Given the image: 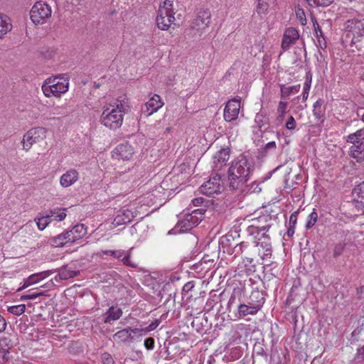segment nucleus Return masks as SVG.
Segmentation results:
<instances>
[{"label":"nucleus","mask_w":364,"mask_h":364,"mask_svg":"<svg viewBox=\"0 0 364 364\" xmlns=\"http://www.w3.org/2000/svg\"><path fill=\"white\" fill-rule=\"evenodd\" d=\"M69 88V79L65 75L53 76L46 79L43 85L42 91L46 97L55 96L60 97Z\"/></svg>","instance_id":"nucleus-1"},{"label":"nucleus","mask_w":364,"mask_h":364,"mask_svg":"<svg viewBox=\"0 0 364 364\" xmlns=\"http://www.w3.org/2000/svg\"><path fill=\"white\" fill-rule=\"evenodd\" d=\"M252 171L253 168L247 159L240 156L232 162L228 168V178L231 181L238 180L240 182H247L250 179Z\"/></svg>","instance_id":"nucleus-2"},{"label":"nucleus","mask_w":364,"mask_h":364,"mask_svg":"<svg viewBox=\"0 0 364 364\" xmlns=\"http://www.w3.org/2000/svg\"><path fill=\"white\" fill-rule=\"evenodd\" d=\"M346 30L348 32H351L353 35L350 45L351 46H355L356 49L359 51L364 50V42H363L362 38L364 37V18H351L346 21Z\"/></svg>","instance_id":"nucleus-3"},{"label":"nucleus","mask_w":364,"mask_h":364,"mask_svg":"<svg viewBox=\"0 0 364 364\" xmlns=\"http://www.w3.org/2000/svg\"><path fill=\"white\" fill-rule=\"evenodd\" d=\"M230 149H221L217 151L213 157V166L211 175L207 182H210L211 180L217 181L221 180L224 176V173H221L222 168L225 166L226 162L230 158Z\"/></svg>","instance_id":"nucleus-4"},{"label":"nucleus","mask_w":364,"mask_h":364,"mask_svg":"<svg viewBox=\"0 0 364 364\" xmlns=\"http://www.w3.org/2000/svg\"><path fill=\"white\" fill-rule=\"evenodd\" d=\"M122 122V114L119 113V110L114 109L113 105H109V107L104 109L100 117V122L109 129L119 128Z\"/></svg>","instance_id":"nucleus-5"},{"label":"nucleus","mask_w":364,"mask_h":364,"mask_svg":"<svg viewBox=\"0 0 364 364\" xmlns=\"http://www.w3.org/2000/svg\"><path fill=\"white\" fill-rule=\"evenodd\" d=\"M51 8L43 1L36 2L30 12L31 20L35 24H43L51 16Z\"/></svg>","instance_id":"nucleus-6"},{"label":"nucleus","mask_w":364,"mask_h":364,"mask_svg":"<svg viewBox=\"0 0 364 364\" xmlns=\"http://www.w3.org/2000/svg\"><path fill=\"white\" fill-rule=\"evenodd\" d=\"M211 17L210 11L208 9L200 8L197 10L196 18L191 22L190 28L187 31H193V36L206 28L210 23Z\"/></svg>","instance_id":"nucleus-7"},{"label":"nucleus","mask_w":364,"mask_h":364,"mask_svg":"<svg viewBox=\"0 0 364 364\" xmlns=\"http://www.w3.org/2000/svg\"><path fill=\"white\" fill-rule=\"evenodd\" d=\"M46 130L43 127H34L28 130L23 137V148L28 151L33 144L38 142L46 137Z\"/></svg>","instance_id":"nucleus-8"},{"label":"nucleus","mask_w":364,"mask_h":364,"mask_svg":"<svg viewBox=\"0 0 364 364\" xmlns=\"http://www.w3.org/2000/svg\"><path fill=\"white\" fill-rule=\"evenodd\" d=\"M255 242L257 247L259 256L262 259H269L272 256L271 239L269 235L263 232L260 236H255Z\"/></svg>","instance_id":"nucleus-9"},{"label":"nucleus","mask_w":364,"mask_h":364,"mask_svg":"<svg viewBox=\"0 0 364 364\" xmlns=\"http://www.w3.org/2000/svg\"><path fill=\"white\" fill-rule=\"evenodd\" d=\"M180 191L181 190L176 186V183H161L157 186L153 191V195L163 200H168Z\"/></svg>","instance_id":"nucleus-10"},{"label":"nucleus","mask_w":364,"mask_h":364,"mask_svg":"<svg viewBox=\"0 0 364 364\" xmlns=\"http://www.w3.org/2000/svg\"><path fill=\"white\" fill-rule=\"evenodd\" d=\"M118 213H119L114 218V222L117 225L126 224L132 221V220L137 215L135 203L124 206L123 209Z\"/></svg>","instance_id":"nucleus-11"},{"label":"nucleus","mask_w":364,"mask_h":364,"mask_svg":"<svg viewBox=\"0 0 364 364\" xmlns=\"http://www.w3.org/2000/svg\"><path fill=\"white\" fill-rule=\"evenodd\" d=\"M240 108V100L232 99L229 100L224 109V119L227 122H232L236 119L239 114Z\"/></svg>","instance_id":"nucleus-12"},{"label":"nucleus","mask_w":364,"mask_h":364,"mask_svg":"<svg viewBox=\"0 0 364 364\" xmlns=\"http://www.w3.org/2000/svg\"><path fill=\"white\" fill-rule=\"evenodd\" d=\"M164 103L161 100V97L158 95H154L149 100L141 107V114L146 117H149L156 112L163 106Z\"/></svg>","instance_id":"nucleus-13"},{"label":"nucleus","mask_w":364,"mask_h":364,"mask_svg":"<svg viewBox=\"0 0 364 364\" xmlns=\"http://www.w3.org/2000/svg\"><path fill=\"white\" fill-rule=\"evenodd\" d=\"M267 216H262L258 218H254L252 220V224L248 227V231L251 234L257 233V237L260 236L262 233L269 230L270 225L267 224Z\"/></svg>","instance_id":"nucleus-14"},{"label":"nucleus","mask_w":364,"mask_h":364,"mask_svg":"<svg viewBox=\"0 0 364 364\" xmlns=\"http://www.w3.org/2000/svg\"><path fill=\"white\" fill-rule=\"evenodd\" d=\"M139 331H141L139 328H133L129 326L116 332L113 335V338L115 341L119 343H131L134 340L132 334L139 335Z\"/></svg>","instance_id":"nucleus-15"},{"label":"nucleus","mask_w":364,"mask_h":364,"mask_svg":"<svg viewBox=\"0 0 364 364\" xmlns=\"http://www.w3.org/2000/svg\"><path fill=\"white\" fill-rule=\"evenodd\" d=\"M134 153L133 147L129 143L119 144L113 151V157L117 159L129 160Z\"/></svg>","instance_id":"nucleus-16"},{"label":"nucleus","mask_w":364,"mask_h":364,"mask_svg":"<svg viewBox=\"0 0 364 364\" xmlns=\"http://www.w3.org/2000/svg\"><path fill=\"white\" fill-rule=\"evenodd\" d=\"M53 273V271L47 270L30 275L28 277L23 280V284L17 289V291H21V290L30 287L31 285L35 284L43 280L44 279L51 275Z\"/></svg>","instance_id":"nucleus-17"},{"label":"nucleus","mask_w":364,"mask_h":364,"mask_svg":"<svg viewBox=\"0 0 364 364\" xmlns=\"http://www.w3.org/2000/svg\"><path fill=\"white\" fill-rule=\"evenodd\" d=\"M299 38V31L296 28L292 27L287 28L283 35L282 48L284 50H289L290 46L294 44Z\"/></svg>","instance_id":"nucleus-18"},{"label":"nucleus","mask_w":364,"mask_h":364,"mask_svg":"<svg viewBox=\"0 0 364 364\" xmlns=\"http://www.w3.org/2000/svg\"><path fill=\"white\" fill-rule=\"evenodd\" d=\"M352 195L358 211L364 214V183H358L353 188Z\"/></svg>","instance_id":"nucleus-19"},{"label":"nucleus","mask_w":364,"mask_h":364,"mask_svg":"<svg viewBox=\"0 0 364 364\" xmlns=\"http://www.w3.org/2000/svg\"><path fill=\"white\" fill-rule=\"evenodd\" d=\"M261 309V302L257 304H253L248 302L247 304H240L237 308L238 318H242L247 315H255Z\"/></svg>","instance_id":"nucleus-20"},{"label":"nucleus","mask_w":364,"mask_h":364,"mask_svg":"<svg viewBox=\"0 0 364 364\" xmlns=\"http://www.w3.org/2000/svg\"><path fill=\"white\" fill-rule=\"evenodd\" d=\"M223 189L220 183H203L199 188V192L208 196H214Z\"/></svg>","instance_id":"nucleus-21"},{"label":"nucleus","mask_w":364,"mask_h":364,"mask_svg":"<svg viewBox=\"0 0 364 364\" xmlns=\"http://www.w3.org/2000/svg\"><path fill=\"white\" fill-rule=\"evenodd\" d=\"M350 156L355 159L356 161L361 162L364 161V141L360 144L353 143L349 148Z\"/></svg>","instance_id":"nucleus-22"},{"label":"nucleus","mask_w":364,"mask_h":364,"mask_svg":"<svg viewBox=\"0 0 364 364\" xmlns=\"http://www.w3.org/2000/svg\"><path fill=\"white\" fill-rule=\"evenodd\" d=\"M175 20L174 16L172 14H162L158 13L156 18L157 26L161 30H168L171 23Z\"/></svg>","instance_id":"nucleus-23"},{"label":"nucleus","mask_w":364,"mask_h":364,"mask_svg":"<svg viewBox=\"0 0 364 364\" xmlns=\"http://www.w3.org/2000/svg\"><path fill=\"white\" fill-rule=\"evenodd\" d=\"M67 208H55L46 213L48 219L52 222H61L66 218Z\"/></svg>","instance_id":"nucleus-24"},{"label":"nucleus","mask_w":364,"mask_h":364,"mask_svg":"<svg viewBox=\"0 0 364 364\" xmlns=\"http://www.w3.org/2000/svg\"><path fill=\"white\" fill-rule=\"evenodd\" d=\"M324 100L318 99L313 105V114L318 121L323 122L324 119L325 108L323 107Z\"/></svg>","instance_id":"nucleus-25"},{"label":"nucleus","mask_w":364,"mask_h":364,"mask_svg":"<svg viewBox=\"0 0 364 364\" xmlns=\"http://www.w3.org/2000/svg\"><path fill=\"white\" fill-rule=\"evenodd\" d=\"M122 315V310L120 308L111 306L105 313V323H110L118 320Z\"/></svg>","instance_id":"nucleus-26"},{"label":"nucleus","mask_w":364,"mask_h":364,"mask_svg":"<svg viewBox=\"0 0 364 364\" xmlns=\"http://www.w3.org/2000/svg\"><path fill=\"white\" fill-rule=\"evenodd\" d=\"M78 274V272L72 270L67 267H62L59 269L58 275L54 278L55 281L58 282L59 280H66L70 278H73Z\"/></svg>","instance_id":"nucleus-27"},{"label":"nucleus","mask_w":364,"mask_h":364,"mask_svg":"<svg viewBox=\"0 0 364 364\" xmlns=\"http://www.w3.org/2000/svg\"><path fill=\"white\" fill-rule=\"evenodd\" d=\"M12 28L10 18L6 15H0V39Z\"/></svg>","instance_id":"nucleus-28"},{"label":"nucleus","mask_w":364,"mask_h":364,"mask_svg":"<svg viewBox=\"0 0 364 364\" xmlns=\"http://www.w3.org/2000/svg\"><path fill=\"white\" fill-rule=\"evenodd\" d=\"M70 230L73 233V235L75 236V238H77V240L83 238L87 233V227L82 224V223H78L75 225H74Z\"/></svg>","instance_id":"nucleus-29"},{"label":"nucleus","mask_w":364,"mask_h":364,"mask_svg":"<svg viewBox=\"0 0 364 364\" xmlns=\"http://www.w3.org/2000/svg\"><path fill=\"white\" fill-rule=\"evenodd\" d=\"M300 85L286 87L284 85H280L281 97L283 99L287 98L289 95L299 92L300 90Z\"/></svg>","instance_id":"nucleus-30"},{"label":"nucleus","mask_w":364,"mask_h":364,"mask_svg":"<svg viewBox=\"0 0 364 364\" xmlns=\"http://www.w3.org/2000/svg\"><path fill=\"white\" fill-rule=\"evenodd\" d=\"M201 220L200 218L194 214H188L186 215L183 219V223H188V225L186 226V230H191L193 228L197 226Z\"/></svg>","instance_id":"nucleus-31"},{"label":"nucleus","mask_w":364,"mask_h":364,"mask_svg":"<svg viewBox=\"0 0 364 364\" xmlns=\"http://www.w3.org/2000/svg\"><path fill=\"white\" fill-rule=\"evenodd\" d=\"M346 141L351 144L353 143L360 144L361 141H364V128L349 134Z\"/></svg>","instance_id":"nucleus-32"},{"label":"nucleus","mask_w":364,"mask_h":364,"mask_svg":"<svg viewBox=\"0 0 364 364\" xmlns=\"http://www.w3.org/2000/svg\"><path fill=\"white\" fill-rule=\"evenodd\" d=\"M50 244L55 247H60L68 244L67 237L65 235V232L60 233L49 240Z\"/></svg>","instance_id":"nucleus-33"},{"label":"nucleus","mask_w":364,"mask_h":364,"mask_svg":"<svg viewBox=\"0 0 364 364\" xmlns=\"http://www.w3.org/2000/svg\"><path fill=\"white\" fill-rule=\"evenodd\" d=\"M78 176L75 169H70L60 177V182H76L79 179Z\"/></svg>","instance_id":"nucleus-34"},{"label":"nucleus","mask_w":364,"mask_h":364,"mask_svg":"<svg viewBox=\"0 0 364 364\" xmlns=\"http://www.w3.org/2000/svg\"><path fill=\"white\" fill-rule=\"evenodd\" d=\"M269 4L268 0H257L256 6L257 14L262 18V15H266L268 12Z\"/></svg>","instance_id":"nucleus-35"},{"label":"nucleus","mask_w":364,"mask_h":364,"mask_svg":"<svg viewBox=\"0 0 364 364\" xmlns=\"http://www.w3.org/2000/svg\"><path fill=\"white\" fill-rule=\"evenodd\" d=\"M248 302L252 303L253 304H257L261 302V308L264 303V298L263 297L262 293L258 290H254L251 292L250 296V301Z\"/></svg>","instance_id":"nucleus-36"},{"label":"nucleus","mask_w":364,"mask_h":364,"mask_svg":"<svg viewBox=\"0 0 364 364\" xmlns=\"http://www.w3.org/2000/svg\"><path fill=\"white\" fill-rule=\"evenodd\" d=\"M158 13L166 14H172L174 15L173 12V1L170 0H165L163 2V5L160 6Z\"/></svg>","instance_id":"nucleus-37"},{"label":"nucleus","mask_w":364,"mask_h":364,"mask_svg":"<svg viewBox=\"0 0 364 364\" xmlns=\"http://www.w3.org/2000/svg\"><path fill=\"white\" fill-rule=\"evenodd\" d=\"M13 343L11 340L8 337H2L0 338V350L2 353H7L12 348Z\"/></svg>","instance_id":"nucleus-38"},{"label":"nucleus","mask_w":364,"mask_h":364,"mask_svg":"<svg viewBox=\"0 0 364 364\" xmlns=\"http://www.w3.org/2000/svg\"><path fill=\"white\" fill-rule=\"evenodd\" d=\"M35 221L38 230L41 231L43 230L51 223L50 219H48L46 214L41 217H37Z\"/></svg>","instance_id":"nucleus-39"},{"label":"nucleus","mask_w":364,"mask_h":364,"mask_svg":"<svg viewBox=\"0 0 364 364\" xmlns=\"http://www.w3.org/2000/svg\"><path fill=\"white\" fill-rule=\"evenodd\" d=\"M7 311L14 315L20 316L26 311V306L25 304H19L9 306Z\"/></svg>","instance_id":"nucleus-40"},{"label":"nucleus","mask_w":364,"mask_h":364,"mask_svg":"<svg viewBox=\"0 0 364 364\" xmlns=\"http://www.w3.org/2000/svg\"><path fill=\"white\" fill-rule=\"evenodd\" d=\"M309 6L313 7H326L331 5L333 0H306Z\"/></svg>","instance_id":"nucleus-41"},{"label":"nucleus","mask_w":364,"mask_h":364,"mask_svg":"<svg viewBox=\"0 0 364 364\" xmlns=\"http://www.w3.org/2000/svg\"><path fill=\"white\" fill-rule=\"evenodd\" d=\"M318 220V214L316 211H313L312 213H311L308 218H307V220H306V229H310L312 227H314L315 225V224L316 223Z\"/></svg>","instance_id":"nucleus-42"},{"label":"nucleus","mask_w":364,"mask_h":364,"mask_svg":"<svg viewBox=\"0 0 364 364\" xmlns=\"http://www.w3.org/2000/svg\"><path fill=\"white\" fill-rule=\"evenodd\" d=\"M361 343L359 344L355 359L359 361H364V331L361 333Z\"/></svg>","instance_id":"nucleus-43"},{"label":"nucleus","mask_w":364,"mask_h":364,"mask_svg":"<svg viewBox=\"0 0 364 364\" xmlns=\"http://www.w3.org/2000/svg\"><path fill=\"white\" fill-rule=\"evenodd\" d=\"M110 255L114 258H120L124 255L123 250H102L100 255Z\"/></svg>","instance_id":"nucleus-44"},{"label":"nucleus","mask_w":364,"mask_h":364,"mask_svg":"<svg viewBox=\"0 0 364 364\" xmlns=\"http://www.w3.org/2000/svg\"><path fill=\"white\" fill-rule=\"evenodd\" d=\"M131 251L132 249L128 250L127 252H124V255L122 257V262L124 265L135 267L136 264L131 261Z\"/></svg>","instance_id":"nucleus-45"},{"label":"nucleus","mask_w":364,"mask_h":364,"mask_svg":"<svg viewBox=\"0 0 364 364\" xmlns=\"http://www.w3.org/2000/svg\"><path fill=\"white\" fill-rule=\"evenodd\" d=\"M45 295V293L43 291H36L33 292L31 294H23L21 296V301H26V300H33L41 296Z\"/></svg>","instance_id":"nucleus-46"},{"label":"nucleus","mask_w":364,"mask_h":364,"mask_svg":"<svg viewBox=\"0 0 364 364\" xmlns=\"http://www.w3.org/2000/svg\"><path fill=\"white\" fill-rule=\"evenodd\" d=\"M296 16L297 19L300 21L301 25L306 24V18L304 11L302 9L298 8L296 9Z\"/></svg>","instance_id":"nucleus-47"},{"label":"nucleus","mask_w":364,"mask_h":364,"mask_svg":"<svg viewBox=\"0 0 364 364\" xmlns=\"http://www.w3.org/2000/svg\"><path fill=\"white\" fill-rule=\"evenodd\" d=\"M159 325V322L156 321L155 323L152 322L146 328H139L141 331H139V336H141L143 334H145L151 331L154 330Z\"/></svg>","instance_id":"nucleus-48"},{"label":"nucleus","mask_w":364,"mask_h":364,"mask_svg":"<svg viewBox=\"0 0 364 364\" xmlns=\"http://www.w3.org/2000/svg\"><path fill=\"white\" fill-rule=\"evenodd\" d=\"M103 364H115L112 355L108 353H104L101 356Z\"/></svg>","instance_id":"nucleus-49"},{"label":"nucleus","mask_w":364,"mask_h":364,"mask_svg":"<svg viewBox=\"0 0 364 364\" xmlns=\"http://www.w3.org/2000/svg\"><path fill=\"white\" fill-rule=\"evenodd\" d=\"M312 81V73L311 71H308L306 73L305 76V82L304 87H306V90H310Z\"/></svg>","instance_id":"nucleus-50"},{"label":"nucleus","mask_w":364,"mask_h":364,"mask_svg":"<svg viewBox=\"0 0 364 364\" xmlns=\"http://www.w3.org/2000/svg\"><path fill=\"white\" fill-rule=\"evenodd\" d=\"M296 122L294 118V117L292 116H290L287 122H286V128L289 130H294L296 127Z\"/></svg>","instance_id":"nucleus-51"},{"label":"nucleus","mask_w":364,"mask_h":364,"mask_svg":"<svg viewBox=\"0 0 364 364\" xmlns=\"http://www.w3.org/2000/svg\"><path fill=\"white\" fill-rule=\"evenodd\" d=\"M154 344H155L154 339L151 337L146 338L144 341V347L147 350H153L154 348Z\"/></svg>","instance_id":"nucleus-52"},{"label":"nucleus","mask_w":364,"mask_h":364,"mask_svg":"<svg viewBox=\"0 0 364 364\" xmlns=\"http://www.w3.org/2000/svg\"><path fill=\"white\" fill-rule=\"evenodd\" d=\"M313 25H314V28L317 38L323 37L324 36H323V33L321 30V28L320 27L319 24L318 23V22L316 20L314 21Z\"/></svg>","instance_id":"nucleus-53"},{"label":"nucleus","mask_w":364,"mask_h":364,"mask_svg":"<svg viewBox=\"0 0 364 364\" xmlns=\"http://www.w3.org/2000/svg\"><path fill=\"white\" fill-rule=\"evenodd\" d=\"M65 235L67 237V241L68 243H73L77 240L70 230L65 231Z\"/></svg>","instance_id":"nucleus-54"},{"label":"nucleus","mask_w":364,"mask_h":364,"mask_svg":"<svg viewBox=\"0 0 364 364\" xmlns=\"http://www.w3.org/2000/svg\"><path fill=\"white\" fill-rule=\"evenodd\" d=\"M299 213V211H295L291 215H290V218H289V224H290V226H291V228H295V225L296 224V220H297V215Z\"/></svg>","instance_id":"nucleus-55"},{"label":"nucleus","mask_w":364,"mask_h":364,"mask_svg":"<svg viewBox=\"0 0 364 364\" xmlns=\"http://www.w3.org/2000/svg\"><path fill=\"white\" fill-rule=\"evenodd\" d=\"M287 108V102L280 101L279 102L277 112H278V113L286 114Z\"/></svg>","instance_id":"nucleus-56"},{"label":"nucleus","mask_w":364,"mask_h":364,"mask_svg":"<svg viewBox=\"0 0 364 364\" xmlns=\"http://www.w3.org/2000/svg\"><path fill=\"white\" fill-rule=\"evenodd\" d=\"M127 106L120 102L119 104H117L116 107H114V109L119 110V113H122V115L125 113L127 110Z\"/></svg>","instance_id":"nucleus-57"},{"label":"nucleus","mask_w":364,"mask_h":364,"mask_svg":"<svg viewBox=\"0 0 364 364\" xmlns=\"http://www.w3.org/2000/svg\"><path fill=\"white\" fill-rule=\"evenodd\" d=\"M205 211H206L205 209L198 208V209L193 210L191 214H194L196 215H198L199 218H201V220H203V215L205 214Z\"/></svg>","instance_id":"nucleus-58"},{"label":"nucleus","mask_w":364,"mask_h":364,"mask_svg":"<svg viewBox=\"0 0 364 364\" xmlns=\"http://www.w3.org/2000/svg\"><path fill=\"white\" fill-rule=\"evenodd\" d=\"M275 149H276V143L274 141H270V142H268L265 145V146L264 148V151L265 153H267V151L269 150H272V149L274 150Z\"/></svg>","instance_id":"nucleus-59"},{"label":"nucleus","mask_w":364,"mask_h":364,"mask_svg":"<svg viewBox=\"0 0 364 364\" xmlns=\"http://www.w3.org/2000/svg\"><path fill=\"white\" fill-rule=\"evenodd\" d=\"M318 46L323 50L326 48V42L324 36L318 38Z\"/></svg>","instance_id":"nucleus-60"},{"label":"nucleus","mask_w":364,"mask_h":364,"mask_svg":"<svg viewBox=\"0 0 364 364\" xmlns=\"http://www.w3.org/2000/svg\"><path fill=\"white\" fill-rule=\"evenodd\" d=\"M6 327V320L0 315V333L3 332Z\"/></svg>","instance_id":"nucleus-61"},{"label":"nucleus","mask_w":364,"mask_h":364,"mask_svg":"<svg viewBox=\"0 0 364 364\" xmlns=\"http://www.w3.org/2000/svg\"><path fill=\"white\" fill-rule=\"evenodd\" d=\"M204 202L203 198H196L192 200V203L194 206H200Z\"/></svg>","instance_id":"nucleus-62"},{"label":"nucleus","mask_w":364,"mask_h":364,"mask_svg":"<svg viewBox=\"0 0 364 364\" xmlns=\"http://www.w3.org/2000/svg\"><path fill=\"white\" fill-rule=\"evenodd\" d=\"M343 247H336L334 250L333 255L335 257L340 255L343 251Z\"/></svg>","instance_id":"nucleus-63"},{"label":"nucleus","mask_w":364,"mask_h":364,"mask_svg":"<svg viewBox=\"0 0 364 364\" xmlns=\"http://www.w3.org/2000/svg\"><path fill=\"white\" fill-rule=\"evenodd\" d=\"M309 90H306V87H304V91L302 93L303 100H306L308 98Z\"/></svg>","instance_id":"nucleus-64"}]
</instances>
